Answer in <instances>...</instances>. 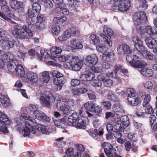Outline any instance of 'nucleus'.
<instances>
[{
    "instance_id": "f257e3e1",
    "label": "nucleus",
    "mask_w": 157,
    "mask_h": 157,
    "mask_svg": "<svg viewBox=\"0 0 157 157\" xmlns=\"http://www.w3.org/2000/svg\"><path fill=\"white\" fill-rule=\"evenodd\" d=\"M126 59L132 66L137 68H141L139 70V71L142 75L147 77L152 75V70L145 67L147 65L146 63L141 60H137L138 57L136 56L133 55H127Z\"/></svg>"
},
{
    "instance_id": "f03ea898",
    "label": "nucleus",
    "mask_w": 157,
    "mask_h": 157,
    "mask_svg": "<svg viewBox=\"0 0 157 157\" xmlns=\"http://www.w3.org/2000/svg\"><path fill=\"white\" fill-rule=\"evenodd\" d=\"M26 22L28 25V27L23 25L21 29L19 26L15 27V29L13 33V35L16 37L20 39L24 38L29 39L33 35V33L30 29V26L32 27L33 23L32 18L29 17L26 20Z\"/></svg>"
},
{
    "instance_id": "7ed1b4c3",
    "label": "nucleus",
    "mask_w": 157,
    "mask_h": 157,
    "mask_svg": "<svg viewBox=\"0 0 157 157\" xmlns=\"http://www.w3.org/2000/svg\"><path fill=\"white\" fill-rule=\"evenodd\" d=\"M83 65V62L79 59L78 57L74 56L71 59L70 63H66L64 66L67 69H70L75 71H78L82 68Z\"/></svg>"
},
{
    "instance_id": "20e7f679",
    "label": "nucleus",
    "mask_w": 157,
    "mask_h": 157,
    "mask_svg": "<svg viewBox=\"0 0 157 157\" xmlns=\"http://www.w3.org/2000/svg\"><path fill=\"white\" fill-rule=\"evenodd\" d=\"M130 6L129 0H120L114 1L110 9L112 11H126L129 10Z\"/></svg>"
},
{
    "instance_id": "39448f33",
    "label": "nucleus",
    "mask_w": 157,
    "mask_h": 157,
    "mask_svg": "<svg viewBox=\"0 0 157 157\" xmlns=\"http://www.w3.org/2000/svg\"><path fill=\"white\" fill-rule=\"evenodd\" d=\"M10 72L21 77H23L25 74L22 66L19 64L18 61L15 59H10Z\"/></svg>"
},
{
    "instance_id": "423d86ee",
    "label": "nucleus",
    "mask_w": 157,
    "mask_h": 157,
    "mask_svg": "<svg viewBox=\"0 0 157 157\" xmlns=\"http://www.w3.org/2000/svg\"><path fill=\"white\" fill-rule=\"evenodd\" d=\"M40 100L42 105L49 107L51 103L55 101V99L49 91H46L41 96Z\"/></svg>"
},
{
    "instance_id": "0eeeda50",
    "label": "nucleus",
    "mask_w": 157,
    "mask_h": 157,
    "mask_svg": "<svg viewBox=\"0 0 157 157\" xmlns=\"http://www.w3.org/2000/svg\"><path fill=\"white\" fill-rule=\"evenodd\" d=\"M128 95V101L132 105L135 106L139 103V100L137 97L136 93L132 88H128L126 91Z\"/></svg>"
},
{
    "instance_id": "6e6552de",
    "label": "nucleus",
    "mask_w": 157,
    "mask_h": 157,
    "mask_svg": "<svg viewBox=\"0 0 157 157\" xmlns=\"http://www.w3.org/2000/svg\"><path fill=\"white\" fill-rule=\"evenodd\" d=\"M103 31L105 34L109 35V36H106L103 34H101L103 36L104 42L105 44H108L109 46H111L112 45V43L111 40V37L110 36H112L113 34L114 33L112 30L107 25H105L103 28Z\"/></svg>"
},
{
    "instance_id": "1a4fd4ad",
    "label": "nucleus",
    "mask_w": 157,
    "mask_h": 157,
    "mask_svg": "<svg viewBox=\"0 0 157 157\" xmlns=\"http://www.w3.org/2000/svg\"><path fill=\"white\" fill-rule=\"evenodd\" d=\"M83 60L85 65L91 67L97 64L98 62V59L96 55L91 54L84 58Z\"/></svg>"
},
{
    "instance_id": "9d476101",
    "label": "nucleus",
    "mask_w": 157,
    "mask_h": 157,
    "mask_svg": "<svg viewBox=\"0 0 157 157\" xmlns=\"http://www.w3.org/2000/svg\"><path fill=\"white\" fill-rule=\"evenodd\" d=\"M56 107L66 115L69 114L72 110L71 107L65 104L63 99L61 98L58 100Z\"/></svg>"
},
{
    "instance_id": "9b49d317",
    "label": "nucleus",
    "mask_w": 157,
    "mask_h": 157,
    "mask_svg": "<svg viewBox=\"0 0 157 157\" xmlns=\"http://www.w3.org/2000/svg\"><path fill=\"white\" fill-rule=\"evenodd\" d=\"M103 145H104V151L108 157H122V155L117 152H114V155L112 152L113 150L112 146L109 143H104Z\"/></svg>"
},
{
    "instance_id": "f8f14e48",
    "label": "nucleus",
    "mask_w": 157,
    "mask_h": 157,
    "mask_svg": "<svg viewBox=\"0 0 157 157\" xmlns=\"http://www.w3.org/2000/svg\"><path fill=\"white\" fill-rule=\"evenodd\" d=\"M150 99L151 97L149 94L145 95L144 99V102L143 103V106L145 108V113L146 114H151L154 113V110L151 106L149 104Z\"/></svg>"
},
{
    "instance_id": "ddd939ff",
    "label": "nucleus",
    "mask_w": 157,
    "mask_h": 157,
    "mask_svg": "<svg viewBox=\"0 0 157 157\" xmlns=\"http://www.w3.org/2000/svg\"><path fill=\"white\" fill-rule=\"evenodd\" d=\"M25 128L23 129L22 133L24 137L28 136L30 132L34 134L36 133V129L31 125L29 122L26 121L25 122Z\"/></svg>"
},
{
    "instance_id": "4468645a",
    "label": "nucleus",
    "mask_w": 157,
    "mask_h": 157,
    "mask_svg": "<svg viewBox=\"0 0 157 157\" xmlns=\"http://www.w3.org/2000/svg\"><path fill=\"white\" fill-rule=\"evenodd\" d=\"M147 19L146 14L143 12L135 13L133 17V21L138 23H142L144 21H145Z\"/></svg>"
},
{
    "instance_id": "2eb2a0df",
    "label": "nucleus",
    "mask_w": 157,
    "mask_h": 157,
    "mask_svg": "<svg viewBox=\"0 0 157 157\" xmlns=\"http://www.w3.org/2000/svg\"><path fill=\"white\" fill-rule=\"evenodd\" d=\"M137 54L139 55L138 56H136L138 57V58L139 57H144L146 59L151 60H155V56L152 54L150 52L146 50H144V49L141 51L139 52ZM137 60H139L138 59Z\"/></svg>"
},
{
    "instance_id": "dca6fc26",
    "label": "nucleus",
    "mask_w": 157,
    "mask_h": 157,
    "mask_svg": "<svg viewBox=\"0 0 157 157\" xmlns=\"http://www.w3.org/2000/svg\"><path fill=\"white\" fill-rule=\"evenodd\" d=\"M132 40L134 43V46L136 50V52L138 53L144 49L142 41L136 36H134L132 37Z\"/></svg>"
},
{
    "instance_id": "f3484780",
    "label": "nucleus",
    "mask_w": 157,
    "mask_h": 157,
    "mask_svg": "<svg viewBox=\"0 0 157 157\" xmlns=\"http://www.w3.org/2000/svg\"><path fill=\"white\" fill-rule=\"evenodd\" d=\"M33 115L36 119L40 120H44L46 122H49L50 120L49 117L43 112L39 110L33 113Z\"/></svg>"
},
{
    "instance_id": "a211bd4d",
    "label": "nucleus",
    "mask_w": 157,
    "mask_h": 157,
    "mask_svg": "<svg viewBox=\"0 0 157 157\" xmlns=\"http://www.w3.org/2000/svg\"><path fill=\"white\" fill-rule=\"evenodd\" d=\"M0 126H2L3 129H5L2 127L3 125L5 128L7 129V126L10 124V121L7 115L2 112L0 113Z\"/></svg>"
},
{
    "instance_id": "6ab92c4d",
    "label": "nucleus",
    "mask_w": 157,
    "mask_h": 157,
    "mask_svg": "<svg viewBox=\"0 0 157 157\" xmlns=\"http://www.w3.org/2000/svg\"><path fill=\"white\" fill-rule=\"evenodd\" d=\"M66 81V79L63 77L54 79L53 82L56 85L55 89L57 90H60Z\"/></svg>"
},
{
    "instance_id": "aec40b11",
    "label": "nucleus",
    "mask_w": 157,
    "mask_h": 157,
    "mask_svg": "<svg viewBox=\"0 0 157 157\" xmlns=\"http://www.w3.org/2000/svg\"><path fill=\"white\" fill-rule=\"evenodd\" d=\"M86 117L80 116L78 121L73 124L77 128L85 129L86 128V126L85 125L86 123Z\"/></svg>"
},
{
    "instance_id": "412c9836",
    "label": "nucleus",
    "mask_w": 157,
    "mask_h": 157,
    "mask_svg": "<svg viewBox=\"0 0 157 157\" xmlns=\"http://www.w3.org/2000/svg\"><path fill=\"white\" fill-rule=\"evenodd\" d=\"M80 86L82 87L75 89L72 90V93L74 95L80 96L82 94L86 93L87 91V90L85 88L86 86L85 84L83 83H81Z\"/></svg>"
},
{
    "instance_id": "4be33fe9",
    "label": "nucleus",
    "mask_w": 157,
    "mask_h": 157,
    "mask_svg": "<svg viewBox=\"0 0 157 157\" xmlns=\"http://www.w3.org/2000/svg\"><path fill=\"white\" fill-rule=\"evenodd\" d=\"M147 46L150 49H154L157 46V39L155 38L148 37L145 40Z\"/></svg>"
},
{
    "instance_id": "5701e85b",
    "label": "nucleus",
    "mask_w": 157,
    "mask_h": 157,
    "mask_svg": "<svg viewBox=\"0 0 157 157\" xmlns=\"http://www.w3.org/2000/svg\"><path fill=\"white\" fill-rule=\"evenodd\" d=\"M1 9L5 13L7 16L0 11V16L5 20L9 21H10L9 18L10 17V10L9 7L5 5H3L2 6Z\"/></svg>"
},
{
    "instance_id": "b1692460",
    "label": "nucleus",
    "mask_w": 157,
    "mask_h": 157,
    "mask_svg": "<svg viewBox=\"0 0 157 157\" xmlns=\"http://www.w3.org/2000/svg\"><path fill=\"white\" fill-rule=\"evenodd\" d=\"M69 48L70 46L69 45H64L60 47H57L53 46L52 47L51 49V54L52 56L55 58H56V55L61 52L63 49V47Z\"/></svg>"
},
{
    "instance_id": "393cba45",
    "label": "nucleus",
    "mask_w": 157,
    "mask_h": 157,
    "mask_svg": "<svg viewBox=\"0 0 157 157\" xmlns=\"http://www.w3.org/2000/svg\"><path fill=\"white\" fill-rule=\"evenodd\" d=\"M22 118L25 120H28L33 124H35L36 123V121L34 118L29 117L27 116L26 114L23 113L21 114V116L19 118H16L14 119L17 124H19V123H20V121L19 120H20L21 121L20 123H21V121H22Z\"/></svg>"
},
{
    "instance_id": "a878e982",
    "label": "nucleus",
    "mask_w": 157,
    "mask_h": 157,
    "mask_svg": "<svg viewBox=\"0 0 157 157\" xmlns=\"http://www.w3.org/2000/svg\"><path fill=\"white\" fill-rule=\"evenodd\" d=\"M71 45L75 49H81L83 47V45L78 38H73L70 40Z\"/></svg>"
},
{
    "instance_id": "bb28decb",
    "label": "nucleus",
    "mask_w": 157,
    "mask_h": 157,
    "mask_svg": "<svg viewBox=\"0 0 157 157\" xmlns=\"http://www.w3.org/2000/svg\"><path fill=\"white\" fill-rule=\"evenodd\" d=\"M79 32L78 28L75 27H73L68 29L65 31L67 36L70 38L75 36Z\"/></svg>"
},
{
    "instance_id": "cd10ccee",
    "label": "nucleus",
    "mask_w": 157,
    "mask_h": 157,
    "mask_svg": "<svg viewBox=\"0 0 157 157\" xmlns=\"http://www.w3.org/2000/svg\"><path fill=\"white\" fill-rule=\"evenodd\" d=\"M27 77L29 80L32 83H35L38 80L37 74L31 71H29L27 72Z\"/></svg>"
},
{
    "instance_id": "c85d7f7f",
    "label": "nucleus",
    "mask_w": 157,
    "mask_h": 157,
    "mask_svg": "<svg viewBox=\"0 0 157 157\" xmlns=\"http://www.w3.org/2000/svg\"><path fill=\"white\" fill-rule=\"evenodd\" d=\"M10 7L14 10L18 9L23 7V3L16 0H10Z\"/></svg>"
},
{
    "instance_id": "c756f323",
    "label": "nucleus",
    "mask_w": 157,
    "mask_h": 157,
    "mask_svg": "<svg viewBox=\"0 0 157 157\" xmlns=\"http://www.w3.org/2000/svg\"><path fill=\"white\" fill-rule=\"evenodd\" d=\"M0 99L1 103L3 106L5 107L8 106L10 101L8 97L3 94L0 93Z\"/></svg>"
},
{
    "instance_id": "7c9ffc66",
    "label": "nucleus",
    "mask_w": 157,
    "mask_h": 157,
    "mask_svg": "<svg viewBox=\"0 0 157 157\" xmlns=\"http://www.w3.org/2000/svg\"><path fill=\"white\" fill-rule=\"evenodd\" d=\"M144 31L146 33L150 36L155 35L157 33L155 28L150 25L146 26Z\"/></svg>"
},
{
    "instance_id": "2f4dec72",
    "label": "nucleus",
    "mask_w": 157,
    "mask_h": 157,
    "mask_svg": "<svg viewBox=\"0 0 157 157\" xmlns=\"http://www.w3.org/2000/svg\"><path fill=\"white\" fill-rule=\"evenodd\" d=\"M102 59L103 60L108 62L112 61L113 60L114 53L112 52H108L103 54Z\"/></svg>"
},
{
    "instance_id": "473e14b6",
    "label": "nucleus",
    "mask_w": 157,
    "mask_h": 157,
    "mask_svg": "<svg viewBox=\"0 0 157 157\" xmlns=\"http://www.w3.org/2000/svg\"><path fill=\"white\" fill-rule=\"evenodd\" d=\"M79 117L77 113H73L69 117L68 120L69 122L75 124L78 121Z\"/></svg>"
},
{
    "instance_id": "72a5a7b5",
    "label": "nucleus",
    "mask_w": 157,
    "mask_h": 157,
    "mask_svg": "<svg viewBox=\"0 0 157 157\" xmlns=\"http://www.w3.org/2000/svg\"><path fill=\"white\" fill-rule=\"evenodd\" d=\"M96 105L92 102H87L85 104L84 107L87 110L93 112Z\"/></svg>"
},
{
    "instance_id": "f704fd0d",
    "label": "nucleus",
    "mask_w": 157,
    "mask_h": 157,
    "mask_svg": "<svg viewBox=\"0 0 157 157\" xmlns=\"http://www.w3.org/2000/svg\"><path fill=\"white\" fill-rule=\"evenodd\" d=\"M120 121L121 123L125 127H127L129 125V118L127 116H121L120 118Z\"/></svg>"
},
{
    "instance_id": "c9c22d12",
    "label": "nucleus",
    "mask_w": 157,
    "mask_h": 157,
    "mask_svg": "<svg viewBox=\"0 0 157 157\" xmlns=\"http://www.w3.org/2000/svg\"><path fill=\"white\" fill-rule=\"evenodd\" d=\"M1 45L3 49L8 50L10 48V41L8 40H2L0 41Z\"/></svg>"
},
{
    "instance_id": "e433bc0d",
    "label": "nucleus",
    "mask_w": 157,
    "mask_h": 157,
    "mask_svg": "<svg viewBox=\"0 0 157 157\" xmlns=\"http://www.w3.org/2000/svg\"><path fill=\"white\" fill-rule=\"evenodd\" d=\"M68 3L70 7L75 8L78 6L79 2L76 0H68Z\"/></svg>"
},
{
    "instance_id": "4c0bfd02",
    "label": "nucleus",
    "mask_w": 157,
    "mask_h": 157,
    "mask_svg": "<svg viewBox=\"0 0 157 157\" xmlns=\"http://www.w3.org/2000/svg\"><path fill=\"white\" fill-rule=\"evenodd\" d=\"M90 38L93 43L95 45H97L100 43V40L99 37L95 34L91 35L90 36Z\"/></svg>"
},
{
    "instance_id": "58836bf2",
    "label": "nucleus",
    "mask_w": 157,
    "mask_h": 157,
    "mask_svg": "<svg viewBox=\"0 0 157 157\" xmlns=\"http://www.w3.org/2000/svg\"><path fill=\"white\" fill-rule=\"evenodd\" d=\"M59 7L61 13L65 15H69V11L68 9L66 8V6L65 5L63 6V4L60 5Z\"/></svg>"
},
{
    "instance_id": "ea45409f",
    "label": "nucleus",
    "mask_w": 157,
    "mask_h": 157,
    "mask_svg": "<svg viewBox=\"0 0 157 157\" xmlns=\"http://www.w3.org/2000/svg\"><path fill=\"white\" fill-rule=\"evenodd\" d=\"M113 107L114 110L115 112H117L123 113L124 112L122 106L119 104H117L114 105Z\"/></svg>"
},
{
    "instance_id": "a19ab883",
    "label": "nucleus",
    "mask_w": 157,
    "mask_h": 157,
    "mask_svg": "<svg viewBox=\"0 0 157 157\" xmlns=\"http://www.w3.org/2000/svg\"><path fill=\"white\" fill-rule=\"evenodd\" d=\"M42 79L43 81L45 83H47L50 79L49 74L48 72H43L42 74Z\"/></svg>"
},
{
    "instance_id": "79ce46f5",
    "label": "nucleus",
    "mask_w": 157,
    "mask_h": 157,
    "mask_svg": "<svg viewBox=\"0 0 157 157\" xmlns=\"http://www.w3.org/2000/svg\"><path fill=\"white\" fill-rule=\"evenodd\" d=\"M114 128L116 131L122 132L124 130V126L121 123H118L115 124Z\"/></svg>"
},
{
    "instance_id": "37998d69",
    "label": "nucleus",
    "mask_w": 157,
    "mask_h": 157,
    "mask_svg": "<svg viewBox=\"0 0 157 157\" xmlns=\"http://www.w3.org/2000/svg\"><path fill=\"white\" fill-rule=\"evenodd\" d=\"M102 107L106 109H110L111 108V105L110 103L108 101H105L101 102Z\"/></svg>"
},
{
    "instance_id": "c03bdc74",
    "label": "nucleus",
    "mask_w": 157,
    "mask_h": 157,
    "mask_svg": "<svg viewBox=\"0 0 157 157\" xmlns=\"http://www.w3.org/2000/svg\"><path fill=\"white\" fill-rule=\"evenodd\" d=\"M40 52L43 58L46 59H48L50 58V55L48 54L47 50L42 49L40 50Z\"/></svg>"
},
{
    "instance_id": "a18cd8bd",
    "label": "nucleus",
    "mask_w": 157,
    "mask_h": 157,
    "mask_svg": "<svg viewBox=\"0 0 157 157\" xmlns=\"http://www.w3.org/2000/svg\"><path fill=\"white\" fill-rule=\"evenodd\" d=\"M32 8L37 13H39L40 11L41 6L38 3H34L32 5Z\"/></svg>"
},
{
    "instance_id": "49530a36",
    "label": "nucleus",
    "mask_w": 157,
    "mask_h": 157,
    "mask_svg": "<svg viewBox=\"0 0 157 157\" xmlns=\"http://www.w3.org/2000/svg\"><path fill=\"white\" fill-rule=\"evenodd\" d=\"M91 84L95 87H98L100 86L102 84L101 82L99 81L98 79V80L94 79L91 81Z\"/></svg>"
},
{
    "instance_id": "de8ad7c7",
    "label": "nucleus",
    "mask_w": 157,
    "mask_h": 157,
    "mask_svg": "<svg viewBox=\"0 0 157 157\" xmlns=\"http://www.w3.org/2000/svg\"><path fill=\"white\" fill-rule=\"evenodd\" d=\"M51 74L53 76L56 77V78H61L63 76V74L59 71L55 70L52 72Z\"/></svg>"
},
{
    "instance_id": "09e8293b",
    "label": "nucleus",
    "mask_w": 157,
    "mask_h": 157,
    "mask_svg": "<svg viewBox=\"0 0 157 157\" xmlns=\"http://www.w3.org/2000/svg\"><path fill=\"white\" fill-rule=\"evenodd\" d=\"M44 2L45 6L49 9L52 8L53 6V5L50 0H42Z\"/></svg>"
},
{
    "instance_id": "8fccbe9b",
    "label": "nucleus",
    "mask_w": 157,
    "mask_h": 157,
    "mask_svg": "<svg viewBox=\"0 0 157 157\" xmlns=\"http://www.w3.org/2000/svg\"><path fill=\"white\" fill-rule=\"evenodd\" d=\"M97 49L103 53V54L106 53L107 48L105 46H97L96 47Z\"/></svg>"
},
{
    "instance_id": "3c124183",
    "label": "nucleus",
    "mask_w": 157,
    "mask_h": 157,
    "mask_svg": "<svg viewBox=\"0 0 157 157\" xmlns=\"http://www.w3.org/2000/svg\"><path fill=\"white\" fill-rule=\"evenodd\" d=\"M113 83V81L109 78H106L103 82L104 85L107 87H109L111 86Z\"/></svg>"
},
{
    "instance_id": "603ef678",
    "label": "nucleus",
    "mask_w": 157,
    "mask_h": 157,
    "mask_svg": "<svg viewBox=\"0 0 157 157\" xmlns=\"http://www.w3.org/2000/svg\"><path fill=\"white\" fill-rule=\"evenodd\" d=\"M70 58L69 56L67 54L61 56L59 57V60L61 62H64L67 61Z\"/></svg>"
},
{
    "instance_id": "864d4df0",
    "label": "nucleus",
    "mask_w": 157,
    "mask_h": 157,
    "mask_svg": "<svg viewBox=\"0 0 157 157\" xmlns=\"http://www.w3.org/2000/svg\"><path fill=\"white\" fill-rule=\"evenodd\" d=\"M94 111L96 115L98 116H101L102 114L101 109L99 106L96 105L94 108Z\"/></svg>"
},
{
    "instance_id": "5fc2aeb1",
    "label": "nucleus",
    "mask_w": 157,
    "mask_h": 157,
    "mask_svg": "<svg viewBox=\"0 0 157 157\" xmlns=\"http://www.w3.org/2000/svg\"><path fill=\"white\" fill-rule=\"evenodd\" d=\"M64 138L63 137L59 138L56 140V141H57V144L58 147L59 148H61L63 147L65 145V143L63 142H61V141Z\"/></svg>"
},
{
    "instance_id": "6e6d98bb",
    "label": "nucleus",
    "mask_w": 157,
    "mask_h": 157,
    "mask_svg": "<svg viewBox=\"0 0 157 157\" xmlns=\"http://www.w3.org/2000/svg\"><path fill=\"white\" fill-rule=\"evenodd\" d=\"M80 83V81L76 79H72L71 82V86L73 87L78 86Z\"/></svg>"
},
{
    "instance_id": "4d7b16f0",
    "label": "nucleus",
    "mask_w": 157,
    "mask_h": 157,
    "mask_svg": "<svg viewBox=\"0 0 157 157\" xmlns=\"http://www.w3.org/2000/svg\"><path fill=\"white\" fill-rule=\"evenodd\" d=\"M52 31L54 34L57 35L60 32V28L59 26L56 25L52 28Z\"/></svg>"
},
{
    "instance_id": "13d9d810",
    "label": "nucleus",
    "mask_w": 157,
    "mask_h": 157,
    "mask_svg": "<svg viewBox=\"0 0 157 157\" xmlns=\"http://www.w3.org/2000/svg\"><path fill=\"white\" fill-rule=\"evenodd\" d=\"M140 2L141 4L140 6V7L144 10L146 9L147 8V4L146 0H140Z\"/></svg>"
},
{
    "instance_id": "bf43d9fd",
    "label": "nucleus",
    "mask_w": 157,
    "mask_h": 157,
    "mask_svg": "<svg viewBox=\"0 0 157 157\" xmlns=\"http://www.w3.org/2000/svg\"><path fill=\"white\" fill-rule=\"evenodd\" d=\"M107 98L113 101H117V98L115 94L112 93L110 92L109 93L107 96Z\"/></svg>"
},
{
    "instance_id": "052dcab7",
    "label": "nucleus",
    "mask_w": 157,
    "mask_h": 157,
    "mask_svg": "<svg viewBox=\"0 0 157 157\" xmlns=\"http://www.w3.org/2000/svg\"><path fill=\"white\" fill-rule=\"evenodd\" d=\"M123 45V52L124 53L128 54L131 52V51L130 50L129 47L128 46L125 45Z\"/></svg>"
},
{
    "instance_id": "680f3d73",
    "label": "nucleus",
    "mask_w": 157,
    "mask_h": 157,
    "mask_svg": "<svg viewBox=\"0 0 157 157\" xmlns=\"http://www.w3.org/2000/svg\"><path fill=\"white\" fill-rule=\"evenodd\" d=\"M87 81H92L95 77V75L91 72L86 74Z\"/></svg>"
},
{
    "instance_id": "e2e57ef3",
    "label": "nucleus",
    "mask_w": 157,
    "mask_h": 157,
    "mask_svg": "<svg viewBox=\"0 0 157 157\" xmlns=\"http://www.w3.org/2000/svg\"><path fill=\"white\" fill-rule=\"evenodd\" d=\"M65 103L67 105L71 106H74V101L73 100L65 99L63 100Z\"/></svg>"
},
{
    "instance_id": "0e129e2a",
    "label": "nucleus",
    "mask_w": 157,
    "mask_h": 157,
    "mask_svg": "<svg viewBox=\"0 0 157 157\" xmlns=\"http://www.w3.org/2000/svg\"><path fill=\"white\" fill-rule=\"evenodd\" d=\"M65 32L63 33V35L59 36L58 39L61 41H63L66 40L67 39L69 38L67 36L66 33Z\"/></svg>"
},
{
    "instance_id": "69168bd1",
    "label": "nucleus",
    "mask_w": 157,
    "mask_h": 157,
    "mask_svg": "<svg viewBox=\"0 0 157 157\" xmlns=\"http://www.w3.org/2000/svg\"><path fill=\"white\" fill-rule=\"evenodd\" d=\"M144 87L148 89H151L153 87L152 83L150 81L146 82L144 84Z\"/></svg>"
},
{
    "instance_id": "338daca9",
    "label": "nucleus",
    "mask_w": 157,
    "mask_h": 157,
    "mask_svg": "<svg viewBox=\"0 0 157 157\" xmlns=\"http://www.w3.org/2000/svg\"><path fill=\"white\" fill-rule=\"evenodd\" d=\"M156 117L154 115H151L149 117V120L150 122L151 126L156 121Z\"/></svg>"
},
{
    "instance_id": "774afa93",
    "label": "nucleus",
    "mask_w": 157,
    "mask_h": 157,
    "mask_svg": "<svg viewBox=\"0 0 157 157\" xmlns=\"http://www.w3.org/2000/svg\"><path fill=\"white\" fill-rule=\"evenodd\" d=\"M122 67L119 64H116L114 66L113 69L115 73L117 74V71H121Z\"/></svg>"
}]
</instances>
